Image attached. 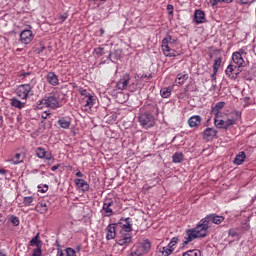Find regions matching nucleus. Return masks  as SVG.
<instances>
[{
  "instance_id": "obj_19",
  "label": "nucleus",
  "mask_w": 256,
  "mask_h": 256,
  "mask_svg": "<svg viewBox=\"0 0 256 256\" xmlns=\"http://www.w3.org/2000/svg\"><path fill=\"white\" fill-rule=\"evenodd\" d=\"M189 127H199L201 125V116L194 115L191 116L188 120Z\"/></svg>"
},
{
  "instance_id": "obj_47",
  "label": "nucleus",
  "mask_w": 256,
  "mask_h": 256,
  "mask_svg": "<svg viewBox=\"0 0 256 256\" xmlns=\"http://www.w3.org/2000/svg\"><path fill=\"white\" fill-rule=\"evenodd\" d=\"M166 39L168 40V44H169V45H173L174 43L177 42V39L171 37V35H168V36L166 37Z\"/></svg>"
},
{
  "instance_id": "obj_52",
  "label": "nucleus",
  "mask_w": 256,
  "mask_h": 256,
  "mask_svg": "<svg viewBox=\"0 0 256 256\" xmlns=\"http://www.w3.org/2000/svg\"><path fill=\"white\" fill-rule=\"evenodd\" d=\"M211 113H212V115H219V113H221V111L214 106L211 109Z\"/></svg>"
},
{
  "instance_id": "obj_49",
  "label": "nucleus",
  "mask_w": 256,
  "mask_h": 256,
  "mask_svg": "<svg viewBox=\"0 0 256 256\" xmlns=\"http://www.w3.org/2000/svg\"><path fill=\"white\" fill-rule=\"evenodd\" d=\"M38 189H40V193H47V191H49V186L45 184L43 189H41V186H38Z\"/></svg>"
},
{
  "instance_id": "obj_43",
  "label": "nucleus",
  "mask_w": 256,
  "mask_h": 256,
  "mask_svg": "<svg viewBox=\"0 0 256 256\" xmlns=\"http://www.w3.org/2000/svg\"><path fill=\"white\" fill-rule=\"evenodd\" d=\"M66 256H77L75 250L73 248L66 249Z\"/></svg>"
},
{
  "instance_id": "obj_61",
  "label": "nucleus",
  "mask_w": 256,
  "mask_h": 256,
  "mask_svg": "<svg viewBox=\"0 0 256 256\" xmlns=\"http://www.w3.org/2000/svg\"><path fill=\"white\" fill-rule=\"evenodd\" d=\"M234 114H235V117H236L234 119L237 120V119L241 118V112L240 111H235Z\"/></svg>"
},
{
  "instance_id": "obj_26",
  "label": "nucleus",
  "mask_w": 256,
  "mask_h": 256,
  "mask_svg": "<svg viewBox=\"0 0 256 256\" xmlns=\"http://www.w3.org/2000/svg\"><path fill=\"white\" fill-rule=\"evenodd\" d=\"M173 251H175V249H171L168 247H160L159 248V253H161L162 256H169V255H171V253H173Z\"/></svg>"
},
{
  "instance_id": "obj_10",
  "label": "nucleus",
  "mask_w": 256,
  "mask_h": 256,
  "mask_svg": "<svg viewBox=\"0 0 256 256\" xmlns=\"http://www.w3.org/2000/svg\"><path fill=\"white\" fill-rule=\"evenodd\" d=\"M195 239H200V238L197 232L194 230V228L187 229L186 236L184 237V240H183V245L184 246L189 245V243H191V241H195Z\"/></svg>"
},
{
  "instance_id": "obj_12",
  "label": "nucleus",
  "mask_w": 256,
  "mask_h": 256,
  "mask_svg": "<svg viewBox=\"0 0 256 256\" xmlns=\"http://www.w3.org/2000/svg\"><path fill=\"white\" fill-rule=\"evenodd\" d=\"M20 41L24 45H29L31 41H33V31L31 30H24L20 33Z\"/></svg>"
},
{
  "instance_id": "obj_38",
  "label": "nucleus",
  "mask_w": 256,
  "mask_h": 256,
  "mask_svg": "<svg viewBox=\"0 0 256 256\" xmlns=\"http://www.w3.org/2000/svg\"><path fill=\"white\" fill-rule=\"evenodd\" d=\"M45 107H47V104L45 103V96H44L42 100H38L36 102V109H43Z\"/></svg>"
},
{
  "instance_id": "obj_33",
  "label": "nucleus",
  "mask_w": 256,
  "mask_h": 256,
  "mask_svg": "<svg viewBox=\"0 0 256 256\" xmlns=\"http://www.w3.org/2000/svg\"><path fill=\"white\" fill-rule=\"evenodd\" d=\"M8 221H10L14 227H19V224L21 223L19 217L13 215L9 216Z\"/></svg>"
},
{
  "instance_id": "obj_34",
  "label": "nucleus",
  "mask_w": 256,
  "mask_h": 256,
  "mask_svg": "<svg viewBox=\"0 0 256 256\" xmlns=\"http://www.w3.org/2000/svg\"><path fill=\"white\" fill-rule=\"evenodd\" d=\"M11 162L13 165H19V163H23V158H21V154H16L12 159Z\"/></svg>"
},
{
  "instance_id": "obj_6",
  "label": "nucleus",
  "mask_w": 256,
  "mask_h": 256,
  "mask_svg": "<svg viewBox=\"0 0 256 256\" xmlns=\"http://www.w3.org/2000/svg\"><path fill=\"white\" fill-rule=\"evenodd\" d=\"M116 225H119L121 227L120 232L122 233H131L133 231V219L131 218H125L120 219Z\"/></svg>"
},
{
  "instance_id": "obj_40",
  "label": "nucleus",
  "mask_w": 256,
  "mask_h": 256,
  "mask_svg": "<svg viewBox=\"0 0 256 256\" xmlns=\"http://www.w3.org/2000/svg\"><path fill=\"white\" fill-rule=\"evenodd\" d=\"M23 203H24L25 207H29L31 205V203H33V197H31V196L24 197Z\"/></svg>"
},
{
  "instance_id": "obj_57",
  "label": "nucleus",
  "mask_w": 256,
  "mask_h": 256,
  "mask_svg": "<svg viewBox=\"0 0 256 256\" xmlns=\"http://www.w3.org/2000/svg\"><path fill=\"white\" fill-rule=\"evenodd\" d=\"M40 46H41V48L38 49V50H36L38 55L41 54V53H43V51L45 50V45H43L42 43H40Z\"/></svg>"
},
{
  "instance_id": "obj_28",
  "label": "nucleus",
  "mask_w": 256,
  "mask_h": 256,
  "mask_svg": "<svg viewBox=\"0 0 256 256\" xmlns=\"http://www.w3.org/2000/svg\"><path fill=\"white\" fill-rule=\"evenodd\" d=\"M173 163H181L183 161V153L176 152L172 156Z\"/></svg>"
},
{
  "instance_id": "obj_42",
  "label": "nucleus",
  "mask_w": 256,
  "mask_h": 256,
  "mask_svg": "<svg viewBox=\"0 0 256 256\" xmlns=\"http://www.w3.org/2000/svg\"><path fill=\"white\" fill-rule=\"evenodd\" d=\"M240 66L234 65V75L232 76V79H237V75L241 73V69H239Z\"/></svg>"
},
{
  "instance_id": "obj_59",
  "label": "nucleus",
  "mask_w": 256,
  "mask_h": 256,
  "mask_svg": "<svg viewBox=\"0 0 256 256\" xmlns=\"http://www.w3.org/2000/svg\"><path fill=\"white\" fill-rule=\"evenodd\" d=\"M217 75V71L215 72V70H213V74H211V79L212 81H216L217 77H215Z\"/></svg>"
},
{
  "instance_id": "obj_54",
  "label": "nucleus",
  "mask_w": 256,
  "mask_h": 256,
  "mask_svg": "<svg viewBox=\"0 0 256 256\" xmlns=\"http://www.w3.org/2000/svg\"><path fill=\"white\" fill-rule=\"evenodd\" d=\"M223 117V112H218V115H214V121H220Z\"/></svg>"
},
{
  "instance_id": "obj_17",
  "label": "nucleus",
  "mask_w": 256,
  "mask_h": 256,
  "mask_svg": "<svg viewBox=\"0 0 256 256\" xmlns=\"http://www.w3.org/2000/svg\"><path fill=\"white\" fill-rule=\"evenodd\" d=\"M46 81H48V83L53 87H57V85H59V77L55 75V72H48Z\"/></svg>"
},
{
  "instance_id": "obj_37",
  "label": "nucleus",
  "mask_w": 256,
  "mask_h": 256,
  "mask_svg": "<svg viewBox=\"0 0 256 256\" xmlns=\"http://www.w3.org/2000/svg\"><path fill=\"white\" fill-rule=\"evenodd\" d=\"M184 256H201V251L199 250H188L187 252L183 253Z\"/></svg>"
},
{
  "instance_id": "obj_55",
  "label": "nucleus",
  "mask_w": 256,
  "mask_h": 256,
  "mask_svg": "<svg viewBox=\"0 0 256 256\" xmlns=\"http://www.w3.org/2000/svg\"><path fill=\"white\" fill-rule=\"evenodd\" d=\"M41 211L47 213V203H40Z\"/></svg>"
},
{
  "instance_id": "obj_13",
  "label": "nucleus",
  "mask_w": 256,
  "mask_h": 256,
  "mask_svg": "<svg viewBox=\"0 0 256 256\" xmlns=\"http://www.w3.org/2000/svg\"><path fill=\"white\" fill-rule=\"evenodd\" d=\"M117 227H119V224H117V223L109 224L107 226V228H106V231H107L106 239H107V241H111V239H115V237H117V232H116Z\"/></svg>"
},
{
  "instance_id": "obj_20",
  "label": "nucleus",
  "mask_w": 256,
  "mask_h": 256,
  "mask_svg": "<svg viewBox=\"0 0 256 256\" xmlns=\"http://www.w3.org/2000/svg\"><path fill=\"white\" fill-rule=\"evenodd\" d=\"M58 125H60L61 129H69L71 127V118L62 117L58 120Z\"/></svg>"
},
{
  "instance_id": "obj_39",
  "label": "nucleus",
  "mask_w": 256,
  "mask_h": 256,
  "mask_svg": "<svg viewBox=\"0 0 256 256\" xmlns=\"http://www.w3.org/2000/svg\"><path fill=\"white\" fill-rule=\"evenodd\" d=\"M165 57H177V51H175V49H171L168 50V52H163Z\"/></svg>"
},
{
  "instance_id": "obj_16",
  "label": "nucleus",
  "mask_w": 256,
  "mask_h": 256,
  "mask_svg": "<svg viewBox=\"0 0 256 256\" xmlns=\"http://www.w3.org/2000/svg\"><path fill=\"white\" fill-rule=\"evenodd\" d=\"M194 21L196 25L205 23L207 21V19L205 18V12H203L202 10H196L194 13Z\"/></svg>"
},
{
  "instance_id": "obj_11",
  "label": "nucleus",
  "mask_w": 256,
  "mask_h": 256,
  "mask_svg": "<svg viewBox=\"0 0 256 256\" xmlns=\"http://www.w3.org/2000/svg\"><path fill=\"white\" fill-rule=\"evenodd\" d=\"M204 220L206 221V223H214L215 225H221L222 221H225V217L223 216H219L217 214H208Z\"/></svg>"
},
{
  "instance_id": "obj_31",
  "label": "nucleus",
  "mask_w": 256,
  "mask_h": 256,
  "mask_svg": "<svg viewBox=\"0 0 256 256\" xmlns=\"http://www.w3.org/2000/svg\"><path fill=\"white\" fill-rule=\"evenodd\" d=\"M36 155L39 159H45L47 151L45 150V148L39 147L36 149Z\"/></svg>"
},
{
  "instance_id": "obj_51",
  "label": "nucleus",
  "mask_w": 256,
  "mask_h": 256,
  "mask_svg": "<svg viewBox=\"0 0 256 256\" xmlns=\"http://www.w3.org/2000/svg\"><path fill=\"white\" fill-rule=\"evenodd\" d=\"M255 0H238V3H240V5H247L249 3H253Z\"/></svg>"
},
{
  "instance_id": "obj_48",
  "label": "nucleus",
  "mask_w": 256,
  "mask_h": 256,
  "mask_svg": "<svg viewBox=\"0 0 256 256\" xmlns=\"http://www.w3.org/2000/svg\"><path fill=\"white\" fill-rule=\"evenodd\" d=\"M80 95L82 97H84V99L87 98V97H91V94L87 93V90H85V89L80 91Z\"/></svg>"
},
{
  "instance_id": "obj_7",
  "label": "nucleus",
  "mask_w": 256,
  "mask_h": 256,
  "mask_svg": "<svg viewBox=\"0 0 256 256\" xmlns=\"http://www.w3.org/2000/svg\"><path fill=\"white\" fill-rule=\"evenodd\" d=\"M237 119H227V120H215L214 125L217 129H229V127H233L235 125Z\"/></svg>"
},
{
  "instance_id": "obj_23",
  "label": "nucleus",
  "mask_w": 256,
  "mask_h": 256,
  "mask_svg": "<svg viewBox=\"0 0 256 256\" xmlns=\"http://www.w3.org/2000/svg\"><path fill=\"white\" fill-rule=\"evenodd\" d=\"M171 91H173L172 87L162 88L160 90V95L163 99H168V97H171Z\"/></svg>"
},
{
  "instance_id": "obj_22",
  "label": "nucleus",
  "mask_w": 256,
  "mask_h": 256,
  "mask_svg": "<svg viewBox=\"0 0 256 256\" xmlns=\"http://www.w3.org/2000/svg\"><path fill=\"white\" fill-rule=\"evenodd\" d=\"M247 155L245 154L244 151L239 152L234 158V164L235 165H242L245 162Z\"/></svg>"
},
{
  "instance_id": "obj_1",
  "label": "nucleus",
  "mask_w": 256,
  "mask_h": 256,
  "mask_svg": "<svg viewBox=\"0 0 256 256\" xmlns=\"http://www.w3.org/2000/svg\"><path fill=\"white\" fill-rule=\"evenodd\" d=\"M45 104L48 109H59L63 107L61 92H51L45 96Z\"/></svg>"
},
{
  "instance_id": "obj_36",
  "label": "nucleus",
  "mask_w": 256,
  "mask_h": 256,
  "mask_svg": "<svg viewBox=\"0 0 256 256\" xmlns=\"http://www.w3.org/2000/svg\"><path fill=\"white\" fill-rule=\"evenodd\" d=\"M94 53L97 55V57H103V55H105L107 52L105 51V48L98 47L94 49Z\"/></svg>"
},
{
  "instance_id": "obj_4",
  "label": "nucleus",
  "mask_w": 256,
  "mask_h": 256,
  "mask_svg": "<svg viewBox=\"0 0 256 256\" xmlns=\"http://www.w3.org/2000/svg\"><path fill=\"white\" fill-rule=\"evenodd\" d=\"M116 243L120 245V247H129V245L133 243V236H131L129 232L120 231V236H118Z\"/></svg>"
},
{
  "instance_id": "obj_62",
  "label": "nucleus",
  "mask_w": 256,
  "mask_h": 256,
  "mask_svg": "<svg viewBox=\"0 0 256 256\" xmlns=\"http://www.w3.org/2000/svg\"><path fill=\"white\" fill-rule=\"evenodd\" d=\"M129 256H141V253L134 251V252L130 253Z\"/></svg>"
},
{
  "instance_id": "obj_45",
  "label": "nucleus",
  "mask_w": 256,
  "mask_h": 256,
  "mask_svg": "<svg viewBox=\"0 0 256 256\" xmlns=\"http://www.w3.org/2000/svg\"><path fill=\"white\" fill-rule=\"evenodd\" d=\"M44 159L46 161H51V163H53V161H55V158H53V155L51 153H47V152H46Z\"/></svg>"
},
{
  "instance_id": "obj_8",
  "label": "nucleus",
  "mask_w": 256,
  "mask_h": 256,
  "mask_svg": "<svg viewBox=\"0 0 256 256\" xmlns=\"http://www.w3.org/2000/svg\"><path fill=\"white\" fill-rule=\"evenodd\" d=\"M130 81H131V76L129 75V73L122 75L121 78L116 83L117 89H119L120 91H125V89L129 87Z\"/></svg>"
},
{
  "instance_id": "obj_2",
  "label": "nucleus",
  "mask_w": 256,
  "mask_h": 256,
  "mask_svg": "<svg viewBox=\"0 0 256 256\" xmlns=\"http://www.w3.org/2000/svg\"><path fill=\"white\" fill-rule=\"evenodd\" d=\"M138 121L143 129H151V127H155V117L149 112L140 114Z\"/></svg>"
},
{
  "instance_id": "obj_60",
  "label": "nucleus",
  "mask_w": 256,
  "mask_h": 256,
  "mask_svg": "<svg viewBox=\"0 0 256 256\" xmlns=\"http://www.w3.org/2000/svg\"><path fill=\"white\" fill-rule=\"evenodd\" d=\"M59 167H61V164L54 165L51 167V171H57Z\"/></svg>"
},
{
  "instance_id": "obj_32",
  "label": "nucleus",
  "mask_w": 256,
  "mask_h": 256,
  "mask_svg": "<svg viewBox=\"0 0 256 256\" xmlns=\"http://www.w3.org/2000/svg\"><path fill=\"white\" fill-rule=\"evenodd\" d=\"M171 46H169V40L167 38H164L162 40V51L163 53H169Z\"/></svg>"
},
{
  "instance_id": "obj_25",
  "label": "nucleus",
  "mask_w": 256,
  "mask_h": 256,
  "mask_svg": "<svg viewBox=\"0 0 256 256\" xmlns=\"http://www.w3.org/2000/svg\"><path fill=\"white\" fill-rule=\"evenodd\" d=\"M225 73L227 77H229L230 79H233V75L235 74V65L229 64L225 70Z\"/></svg>"
},
{
  "instance_id": "obj_50",
  "label": "nucleus",
  "mask_w": 256,
  "mask_h": 256,
  "mask_svg": "<svg viewBox=\"0 0 256 256\" xmlns=\"http://www.w3.org/2000/svg\"><path fill=\"white\" fill-rule=\"evenodd\" d=\"M214 107L221 111V109H223V107H225V102H218V103H216V105Z\"/></svg>"
},
{
  "instance_id": "obj_5",
  "label": "nucleus",
  "mask_w": 256,
  "mask_h": 256,
  "mask_svg": "<svg viewBox=\"0 0 256 256\" xmlns=\"http://www.w3.org/2000/svg\"><path fill=\"white\" fill-rule=\"evenodd\" d=\"M31 91H33V86H31V84H22L18 86L16 94L20 99L27 100Z\"/></svg>"
},
{
  "instance_id": "obj_44",
  "label": "nucleus",
  "mask_w": 256,
  "mask_h": 256,
  "mask_svg": "<svg viewBox=\"0 0 256 256\" xmlns=\"http://www.w3.org/2000/svg\"><path fill=\"white\" fill-rule=\"evenodd\" d=\"M33 256H41L42 255V251H41V246H37V248H35L33 250Z\"/></svg>"
},
{
  "instance_id": "obj_35",
  "label": "nucleus",
  "mask_w": 256,
  "mask_h": 256,
  "mask_svg": "<svg viewBox=\"0 0 256 256\" xmlns=\"http://www.w3.org/2000/svg\"><path fill=\"white\" fill-rule=\"evenodd\" d=\"M222 61H223V59L221 57L214 60L213 71H215V72L219 71V67H221Z\"/></svg>"
},
{
  "instance_id": "obj_64",
  "label": "nucleus",
  "mask_w": 256,
  "mask_h": 256,
  "mask_svg": "<svg viewBox=\"0 0 256 256\" xmlns=\"http://www.w3.org/2000/svg\"><path fill=\"white\" fill-rule=\"evenodd\" d=\"M58 256H67L65 253H63V251L58 250Z\"/></svg>"
},
{
  "instance_id": "obj_41",
  "label": "nucleus",
  "mask_w": 256,
  "mask_h": 256,
  "mask_svg": "<svg viewBox=\"0 0 256 256\" xmlns=\"http://www.w3.org/2000/svg\"><path fill=\"white\" fill-rule=\"evenodd\" d=\"M228 235L230 237H239V232H237V229L232 228L228 231Z\"/></svg>"
},
{
  "instance_id": "obj_53",
  "label": "nucleus",
  "mask_w": 256,
  "mask_h": 256,
  "mask_svg": "<svg viewBox=\"0 0 256 256\" xmlns=\"http://www.w3.org/2000/svg\"><path fill=\"white\" fill-rule=\"evenodd\" d=\"M209 3L212 7H215L218 3H223V0H210Z\"/></svg>"
},
{
  "instance_id": "obj_21",
  "label": "nucleus",
  "mask_w": 256,
  "mask_h": 256,
  "mask_svg": "<svg viewBox=\"0 0 256 256\" xmlns=\"http://www.w3.org/2000/svg\"><path fill=\"white\" fill-rule=\"evenodd\" d=\"M74 183L77 185V187H79V189H82V191H89V184L87 181L77 178L74 180Z\"/></svg>"
},
{
  "instance_id": "obj_58",
  "label": "nucleus",
  "mask_w": 256,
  "mask_h": 256,
  "mask_svg": "<svg viewBox=\"0 0 256 256\" xmlns=\"http://www.w3.org/2000/svg\"><path fill=\"white\" fill-rule=\"evenodd\" d=\"M177 241H179V238L173 237L170 241V245H177Z\"/></svg>"
},
{
  "instance_id": "obj_24",
  "label": "nucleus",
  "mask_w": 256,
  "mask_h": 256,
  "mask_svg": "<svg viewBox=\"0 0 256 256\" xmlns=\"http://www.w3.org/2000/svg\"><path fill=\"white\" fill-rule=\"evenodd\" d=\"M11 105H12V107H15L16 109H23V107H25V102H21L17 98H12Z\"/></svg>"
},
{
  "instance_id": "obj_27",
  "label": "nucleus",
  "mask_w": 256,
  "mask_h": 256,
  "mask_svg": "<svg viewBox=\"0 0 256 256\" xmlns=\"http://www.w3.org/2000/svg\"><path fill=\"white\" fill-rule=\"evenodd\" d=\"M142 249H143L144 253H149V251L151 249V241H149V239L143 240Z\"/></svg>"
},
{
  "instance_id": "obj_63",
  "label": "nucleus",
  "mask_w": 256,
  "mask_h": 256,
  "mask_svg": "<svg viewBox=\"0 0 256 256\" xmlns=\"http://www.w3.org/2000/svg\"><path fill=\"white\" fill-rule=\"evenodd\" d=\"M48 115H51L50 113H47V112H44L43 114H42V119H47V116Z\"/></svg>"
},
{
  "instance_id": "obj_29",
  "label": "nucleus",
  "mask_w": 256,
  "mask_h": 256,
  "mask_svg": "<svg viewBox=\"0 0 256 256\" xmlns=\"http://www.w3.org/2000/svg\"><path fill=\"white\" fill-rule=\"evenodd\" d=\"M30 245L31 247H41V240H39V234L31 239Z\"/></svg>"
},
{
  "instance_id": "obj_18",
  "label": "nucleus",
  "mask_w": 256,
  "mask_h": 256,
  "mask_svg": "<svg viewBox=\"0 0 256 256\" xmlns=\"http://www.w3.org/2000/svg\"><path fill=\"white\" fill-rule=\"evenodd\" d=\"M232 61L235 65H238V67H243V63H245L243 56H241V52H234L232 54Z\"/></svg>"
},
{
  "instance_id": "obj_15",
  "label": "nucleus",
  "mask_w": 256,
  "mask_h": 256,
  "mask_svg": "<svg viewBox=\"0 0 256 256\" xmlns=\"http://www.w3.org/2000/svg\"><path fill=\"white\" fill-rule=\"evenodd\" d=\"M214 137H217V130L215 128H206L203 132V139L205 141H211V139H214Z\"/></svg>"
},
{
  "instance_id": "obj_46",
  "label": "nucleus",
  "mask_w": 256,
  "mask_h": 256,
  "mask_svg": "<svg viewBox=\"0 0 256 256\" xmlns=\"http://www.w3.org/2000/svg\"><path fill=\"white\" fill-rule=\"evenodd\" d=\"M67 17H69V14H67V13L60 15V17H59L60 23L61 24L65 23V21H67Z\"/></svg>"
},
{
  "instance_id": "obj_9",
  "label": "nucleus",
  "mask_w": 256,
  "mask_h": 256,
  "mask_svg": "<svg viewBox=\"0 0 256 256\" xmlns=\"http://www.w3.org/2000/svg\"><path fill=\"white\" fill-rule=\"evenodd\" d=\"M113 205H115V202H113V200L111 198H106L104 203H103V207L102 210L104 211V217H111V215H113V209L111 207H113Z\"/></svg>"
},
{
  "instance_id": "obj_14",
  "label": "nucleus",
  "mask_w": 256,
  "mask_h": 256,
  "mask_svg": "<svg viewBox=\"0 0 256 256\" xmlns=\"http://www.w3.org/2000/svg\"><path fill=\"white\" fill-rule=\"evenodd\" d=\"M84 105L82 107V110L86 113H91V108L93 105H95V98H93V95L88 96L86 98H83Z\"/></svg>"
},
{
  "instance_id": "obj_3",
  "label": "nucleus",
  "mask_w": 256,
  "mask_h": 256,
  "mask_svg": "<svg viewBox=\"0 0 256 256\" xmlns=\"http://www.w3.org/2000/svg\"><path fill=\"white\" fill-rule=\"evenodd\" d=\"M194 231H196V234L200 239L207 237V235H209V225L207 220H205V218L201 219L197 226L194 228Z\"/></svg>"
},
{
  "instance_id": "obj_56",
  "label": "nucleus",
  "mask_w": 256,
  "mask_h": 256,
  "mask_svg": "<svg viewBox=\"0 0 256 256\" xmlns=\"http://www.w3.org/2000/svg\"><path fill=\"white\" fill-rule=\"evenodd\" d=\"M167 10H168L169 15H173V5L168 4L167 5Z\"/></svg>"
},
{
  "instance_id": "obj_30",
  "label": "nucleus",
  "mask_w": 256,
  "mask_h": 256,
  "mask_svg": "<svg viewBox=\"0 0 256 256\" xmlns=\"http://www.w3.org/2000/svg\"><path fill=\"white\" fill-rule=\"evenodd\" d=\"M189 79L188 74H178L177 75V80H178V85H183L187 80Z\"/></svg>"
}]
</instances>
